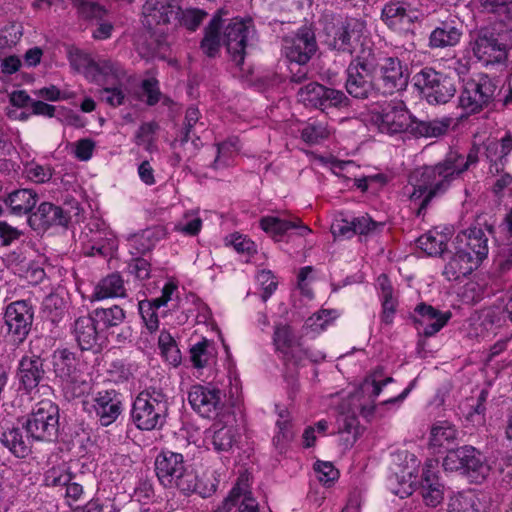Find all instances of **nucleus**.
<instances>
[{
	"mask_svg": "<svg viewBox=\"0 0 512 512\" xmlns=\"http://www.w3.org/2000/svg\"><path fill=\"white\" fill-rule=\"evenodd\" d=\"M446 155L434 165H424L409 175L410 201L417 206V216L423 215L430 202L445 194L452 183L460 177L458 171Z\"/></svg>",
	"mask_w": 512,
	"mask_h": 512,
	"instance_id": "f257e3e1",
	"label": "nucleus"
},
{
	"mask_svg": "<svg viewBox=\"0 0 512 512\" xmlns=\"http://www.w3.org/2000/svg\"><path fill=\"white\" fill-rule=\"evenodd\" d=\"M155 472L159 482L166 488H176L183 494L198 493L208 497L216 491L215 484L201 487L197 476L188 470L183 455L169 450L162 451L155 459Z\"/></svg>",
	"mask_w": 512,
	"mask_h": 512,
	"instance_id": "f03ea898",
	"label": "nucleus"
},
{
	"mask_svg": "<svg viewBox=\"0 0 512 512\" xmlns=\"http://www.w3.org/2000/svg\"><path fill=\"white\" fill-rule=\"evenodd\" d=\"M512 152V132L506 131L500 138H487L480 145L474 144L467 156H464L457 151H450L447 153L450 161L459 175L461 176L471 166L479 162V155L486 159L489 163L490 173H500L504 171L508 163V156Z\"/></svg>",
	"mask_w": 512,
	"mask_h": 512,
	"instance_id": "7ed1b4c3",
	"label": "nucleus"
},
{
	"mask_svg": "<svg viewBox=\"0 0 512 512\" xmlns=\"http://www.w3.org/2000/svg\"><path fill=\"white\" fill-rule=\"evenodd\" d=\"M318 25L322 43L328 49L350 55L355 51L354 42L362 36L366 28L364 21L343 18L332 11H324Z\"/></svg>",
	"mask_w": 512,
	"mask_h": 512,
	"instance_id": "20e7f679",
	"label": "nucleus"
},
{
	"mask_svg": "<svg viewBox=\"0 0 512 512\" xmlns=\"http://www.w3.org/2000/svg\"><path fill=\"white\" fill-rule=\"evenodd\" d=\"M168 398L161 388L149 386L134 400L131 418L137 428L153 430L164 425L168 415Z\"/></svg>",
	"mask_w": 512,
	"mask_h": 512,
	"instance_id": "39448f33",
	"label": "nucleus"
},
{
	"mask_svg": "<svg viewBox=\"0 0 512 512\" xmlns=\"http://www.w3.org/2000/svg\"><path fill=\"white\" fill-rule=\"evenodd\" d=\"M378 56L371 48H363L351 59L345 75V89L356 99H367L375 90L374 75L377 70Z\"/></svg>",
	"mask_w": 512,
	"mask_h": 512,
	"instance_id": "423d86ee",
	"label": "nucleus"
},
{
	"mask_svg": "<svg viewBox=\"0 0 512 512\" xmlns=\"http://www.w3.org/2000/svg\"><path fill=\"white\" fill-rule=\"evenodd\" d=\"M424 18L421 6L410 0H389L384 3L380 15L389 30L405 37H414Z\"/></svg>",
	"mask_w": 512,
	"mask_h": 512,
	"instance_id": "0eeeda50",
	"label": "nucleus"
},
{
	"mask_svg": "<svg viewBox=\"0 0 512 512\" xmlns=\"http://www.w3.org/2000/svg\"><path fill=\"white\" fill-rule=\"evenodd\" d=\"M416 89L429 104L448 103L456 94L455 79L432 67H424L413 76Z\"/></svg>",
	"mask_w": 512,
	"mask_h": 512,
	"instance_id": "6e6552de",
	"label": "nucleus"
},
{
	"mask_svg": "<svg viewBox=\"0 0 512 512\" xmlns=\"http://www.w3.org/2000/svg\"><path fill=\"white\" fill-rule=\"evenodd\" d=\"M497 90V81L487 74L465 79L459 96L460 107L470 114L479 113L494 102Z\"/></svg>",
	"mask_w": 512,
	"mask_h": 512,
	"instance_id": "1a4fd4ad",
	"label": "nucleus"
},
{
	"mask_svg": "<svg viewBox=\"0 0 512 512\" xmlns=\"http://www.w3.org/2000/svg\"><path fill=\"white\" fill-rule=\"evenodd\" d=\"M23 428L33 440L55 441L59 432L58 406L51 400L38 402L27 416Z\"/></svg>",
	"mask_w": 512,
	"mask_h": 512,
	"instance_id": "9d476101",
	"label": "nucleus"
},
{
	"mask_svg": "<svg viewBox=\"0 0 512 512\" xmlns=\"http://www.w3.org/2000/svg\"><path fill=\"white\" fill-rule=\"evenodd\" d=\"M222 41L231 60L241 67L244 63L247 48L255 36V28L251 18H233L225 26L222 25Z\"/></svg>",
	"mask_w": 512,
	"mask_h": 512,
	"instance_id": "9b49d317",
	"label": "nucleus"
},
{
	"mask_svg": "<svg viewBox=\"0 0 512 512\" xmlns=\"http://www.w3.org/2000/svg\"><path fill=\"white\" fill-rule=\"evenodd\" d=\"M413 119L405 103L400 100H392L371 114L372 124L379 132L388 135L411 133Z\"/></svg>",
	"mask_w": 512,
	"mask_h": 512,
	"instance_id": "f8f14e48",
	"label": "nucleus"
},
{
	"mask_svg": "<svg viewBox=\"0 0 512 512\" xmlns=\"http://www.w3.org/2000/svg\"><path fill=\"white\" fill-rule=\"evenodd\" d=\"M298 99L307 107L326 112L329 109H343L350 106V99L342 90L327 87L318 82H311L301 87Z\"/></svg>",
	"mask_w": 512,
	"mask_h": 512,
	"instance_id": "ddd939ff",
	"label": "nucleus"
},
{
	"mask_svg": "<svg viewBox=\"0 0 512 512\" xmlns=\"http://www.w3.org/2000/svg\"><path fill=\"white\" fill-rule=\"evenodd\" d=\"M318 48L314 30L304 25L295 33L284 36L282 51L285 57L295 65H306Z\"/></svg>",
	"mask_w": 512,
	"mask_h": 512,
	"instance_id": "4468645a",
	"label": "nucleus"
},
{
	"mask_svg": "<svg viewBox=\"0 0 512 512\" xmlns=\"http://www.w3.org/2000/svg\"><path fill=\"white\" fill-rule=\"evenodd\" d=\"M475 57L485 65L501 63L507 58V45L499 33L491 28L480 29L472 43Z\"/></svg>",
	"mask_w": 512,
	"mask_h": 512,
	"instance_id": "2eb2a0df",
	"label": "nucleus"
},
{
	"mask_svg": "<svg viewBox=\"0 0 512 512\" xmlns=\"http://www.w3.org/2000/svg\"><path fill=\"white\" fill-rule=\"evenodd\" d=\"M34 318V310L27 300H18L9 303L4 313L8 334L15 343H22L28 336Z\"/></svg>",
	"mask_w": 512,
	"mask_h": 512,
	"instance_id": "dca6fc26",
	"label": "nucleus"
},
{
	"mask_svg": "<svg viewBox=\"0 0 512 512\" xmlns=\"http://www.w3.org/2000/svg\"><path fill=\"white\" fill-rule=\"evenodd\" d=\"M123 411L122 394L115 389L100 390L92 394L90 413L101 426L114 423Z\"/></svg>",
	"mask_w": 512,
	"mask_h": 512,
	"instance_id": "f3484780",
	"label": "nucleus"
},
{
	"mask_svg": "<svg viewBox=\"0 0 512 512\" xmlns=\"http://www.w3.org/2000/svg\"><path fill=\"white\" fill-rule=\"evenodd\" d=\"M180 13L178 0H146L142 8V21L148 29L177 25Z\"/></svg>",
	"mask_w": 512,
	"mask_h": 512,
	"instance_id": "a211bd4d",
	"label": "nucleus"
},
{
	"mask_svg": "<svg viewBox=\"0 0 512 512\" xmlns=\"http://www.w3.org/2000/svg\"><path fill=\"white\" fill-rule=\"evenodd\" d=\"M377 68L380 72L379 80L383 94L392 95L406 89L408 72L398 57H378Z\"/></svg>",
	"mask_w": 512,
	"mask_h": 512,
	"instance_id": "6ab92c4d",
	"label": "nucleus"
},
{
	"mask_svg": "<svg viewBox=\"0 0 512 512\" xmlns=\"http://www.w3.org/2000/svg\"><path fill=\"white\" fill-rule=\"evenodd\" d=\"M192 409L204 418H216L223 408L220 389L204 385H194L188 393Z\"/></svg>",
	"mask_w": 512,
	"mask_h": 512,
	"instance_id": "aec40b11",
	"label": "nucleus"
},
{
	"mask_svg": "<svg viewBox=\"0 0 512 512\" xmlns=\"http://www.w3.org/2000/svg\"><path fill=\"white\" fill-rule=\"evenodd\" d=\"M451 312H441L426 303H419L410 314L419 335L432 337L438 333L451 318Z\"/></svg>",
	"mask_w": 512,
	"mask_h": 512,
	"instance_id": "412c9836",
	"label": "nucleus"
},
{
	"mask_svg": "<svg viewBox=\"0 0 512 512\" xmlns=\"http://www.w3.org/2000/svg\"><path fill=\"white\" fill-rule=\"evenodd\" d=\"M45 374L44 360L39 355L22 356L16 370L19 389L31 393L44 381Z\"/></svg>",
	"mask_w": 512,
	"mask_h": 512,
	"instance_id": "4be33fe9",
	"label": "nucleus"
},
{
	"mask_svg": "<svg viewBox=\"0 0 512 512\" xmlns=\"http://www.w3.org/2000/svg\"><path fill=\"white\" fill-rule=\"evenodd\" d=\"M455 245V248L469 253L474 262L478 264L482 263L489 251L488 237L485 230L476 226L459 232L455 238Z\"/></svg>",
	"mask_w": 512,
	"mask_h": 512,
	"instance_id": "5701e85b",
	"label": "nucleus"
},
{
	"mask_svg": "<svg viewBox=\"0 0 512 512\" xmlns=\"http://www.w3.org/2000/svg\"><path fill=\"white\" fill-rule=\"evenodd\" d=\"M71 335L81 350H92L99 346L102 338L101 330L92 314L79 316L74 319L70 327Z\"/></svg>",
	"mask_w": 512,
	"mask_h": 512,
	"instance_id": "b1692460",
	"label": "nucleus"
},
{
	"mask_svg": "<svg viewBox=\"0 0 512 512\" xmlns=\"http://www.w3.org/2000/svg\"><path fill=\"white\" fill-rule=\"evenodd\" d=\"M462 36V24L453 15L440 20L429 36V47L445 48L455 46Z\"/></svg>",
	"mask_w": 512,
	"mask_h": 512,
	"instance_id": "393cba45",
	"label": "nucleus"
},
{
	"mask_svg": "<svg viewBox=\"0 0 512 512\" xmlns=\"http://www.w3.org/2000/svg\"><path fill=\"white\" fill-rule=\"evenodd\" d=\"M69 220L68 213L50 202H42L37 210L28 217V223L34 230H46L51 226H66Z\"/></svg>",
	"mask_w": 512,
	"mask_h": 512,
	"instance_id": "a878e982",
	"label": "nucleus"
},
{
	"mask_svg": "<svg viewBox=\"0 0 512 512\" xmlns=\"http://www.w3.org/2000/svg\"><path fill=\"white\" fill-rule=\"evenodd\" d=\"M127 78L124 67L116 60L98 57L95 71H92L89 81L100 86L122 84Z\"/></svg>",
	"mask_w": 512,
	"mask_h": 512,
	"instance_id": "bb28decb",
	"label": "nucleus"
},
{
	"mask_svg": "<svg viewBox=\"0 0 512 512\" xmlns=\"http://www.w3.org/2000/svg\"><path fill=\"white\" fill-rule=\"evenodd\" d=\"M436 464L429 460L422 469L419 492L427 506L436 507L443 500V485L439 482Z\"/></svg>",
	"mask_w": 512,
	"mask_h": 512,
	"instance_id": "cd10ccee",
	"label": "nucleus"
},
{
	"mask_svg": "<svg viewBox=\"0 0 512 512\" xmlns=\"http://www.w3.org/2000/svg\"><path fill=\"white\" fill-rule=\"evenodd\" d=\"M260 227L267 234L279 241L289 230H298L299 236H305L311 229L297 217L265 216L259 221Z\"/></svg>",
	"mask_w": 512,
	"mask_h": 512,
	"instance_id": "c85d7f7f",
	"label": "nucleus"
},
{
	"mask_svg": "<svg viewBox=\"0 0 512 512\" xmlns=\"http://www.w3.org/2000/svg\"><path fill=\"white\" fill-rule=\"evenodd\" d=\"M165 236L166 229L161 225L152 226L130 235L127 238L129 252L133 256H142L150 252Z\"/></svg>",
	"mask_w": 512,
	"mask_h": 512,
	"instance_id": "c756f323",
	"label": "nucleus"
},
{
	"mask_svg": "<svg viewBox=\"0 0 512 512\" xmlns=\"http://www.w3.org/2000/svg\"><path fill=\"white\" fill-rule=\"evenodd\" d=\"M52 364L56 377L63 382L72 383L76 380L78 360L74 352L67 348L56 349L52 355Z\"/></svg>",
	"mask_w": 512,
	"mask_h": 512,
	"instance_id": "7c9ffc66",
	"label": "nucleus"
},
{
	"mask_svg": "<svg viewBox=\"0 0 512 512\" xmlns=\"http://www.w3.org/2000/svg\"><path fill=\"white\" fill-rule=\"evenodd\" d=\"M479 265L465 250L456 248L454 255L444 267L443 275L448 281H458L471 274Z\"/></svg>",
	"mask_w": 512,
	"mask_h": 512,
	"instance_id": "2f4dec72",
	"label": "nucleus"
},
{
	"mask_svg": "<svg viewBox=\"0 0 512 512\" xmlns=\"http://www.w3.org/2000/svg\"><path fill=\"white\" fill-rule=\"evenodd\" d=\"M240 434L233 425H222L216 422L211 427L210 444L218 453H228L238 444Z\"/></svg>",
	"mask_w": 512,
	"mask_h": 512,
	"instance_id": "473e14b6",
	"label": "nucleus"
},
{
	"mask_svg": "<svg viewBox=\"0 0 512 512\" xmlns=\"http://www.w3.org/2000/svg\"><path fill=\"white\" fill-rule=\"evenodd\" d=\"M37 202L38 194L28 188L14 190L4 199L10 213L16 216L30 215Z\"/></svg>",
	"mask_w": 512,
	"mask_h": 512,
	"instance_id": "72a5a7b5",
	"label": "nucleus"
},
{
	"mask_svg": "<svg viewBox=\"0 0 512 512\" xmlns=\"http://www.w3.org/2000/svg\"><path fill=\"white\" fill-rule=\"evenodd\" d=\"M463 451V454L466 456L463 458V474L474 482H481L489 475V465L484 461L481 453L474 447L464 446Z\"/></svg>",
	"mask_w": 512,
	"mask_h": 512,
	"instance_id": "f704fd0d",
	"label": "nucleus"
},
{
	"mask_svg": "<svg viewBox=\"0 0 512 512\" xmlns=\"http://www.w3.org/2000/svg\"><path fill=\"white\" fill-rule=\"evenodd\" d=\"M30 438L23 435L21 428L11 427L3 431L0 441L16 457L24 458L31 452Z\"/></svg>",
	"mask_w": 512,
	"mask_h": 512,
	"instance_id": "c9c22d12",
	"label": "nucleus"
},
{
	"mask_svg": "<svg viewBox=\"0 0 512 512\" xmlns=\"http://www.w3.org/2000/svg\"><path fill=\"white\" fill-rule=\"evenodd\" d=\"M222 19L220 11L216 13L205 29L204 38L201 41V49L208 57H215L219 52L222 41Z\"/></svg>",
	"mask_w": 512,
	"mask_h": 512,
	"instance_id": "e433bc0d",
	"label": "nucleus"
},
{
	"mask_svg": "<svg viewBox=\"0 0 512 512\" xmlns=\"http://www.w3.org/2000/svg\"><path fill=\"white\" fill-rule=\"evenodd\" d=\"M451 123V118L422 121L414 117L410 134L415 137H440L447 133Z\"/></svg>",
	"mask_w": 512,
	"mask_h": 512,
	"instance_id": "4c0bfd02",
	"label": "nucleus"
},
{
	"mask_svg": "<svg viewBox=\"0 0 512 512\" xmlns=\"http://www.w3.org/2000/svg\"><path fill=\"white\" fill-rule=\"evenodd\" d=\"M126 288L124 280L118 273H112L103 278L95 288L94 297L98 300L124 297Z\"/></svg>",
	"mask_w": 512,
	"mask_h": 512,
	"instance_id": "58836bf2",
	"label": "nucleus"
},
{
	"mask_svg": "<svg viewBox=\"0 0 512 512\" xmlns=\"http://www.w3.org/2000/svg\"><path fill=\"white\" fill-rule=\"evenodd\" d=\"M481 503L473 490L458 492L449 498L447 512H480Z\"/></svg>",
	"mask_w": 512,
	"mask_h": 512,
	"instance_id": "ea45409f",
	"label": "nucleus"
},
{
	"mask_svg": "<svg viewBox=\"0 0 512 512\" xmlns=\"http://www.w3.org/2000/svg\"><path fill=\"white\" fill-rule=\"evenodd\" d=\"M91 314L97 325L100 326L101 333L104 330L119 326L126 317L124 310L118 305L108 308H96Z\"/></svg>",
	"mask_w": 512,
	"mask_h": 512,
	"instance_id": "a19ab883",
	"label": "nucleus"
},
{
	"mask_svg": "<svg viewBox=\"0 0 512 512\" xmlns=\"http://www.w3.org/2000/svg\"><path fill=\"white\" fill-rule=\"evenodd\" d=\"M457 434L455 426L450 422L438 421L431 428L429 443L432 447L448 448L454 444Z\"/></svg>",
	"mask_w": 512,
	"mask_h": 512,
	"instance_id": "79ce46f5",
	"label": "nucleus"
},
{
	"mask_svg": "<svg viewBox=\"0 0 512 512\" xmlns=\"http://www.w3.org/2000/svg\"><path fill=\"white\" fill-rule=\"evenodd\" d=\"M215 355L214 343L205 338L190 348V360L197 369L211 365L215 361Z\"/></svg>",
	"mask_w": 512,
	"mask_h": 512,
	"instance_id": "37998d69",
	"label": "nucleus"
},
{
	"mask_svg": "<svg viewBox=\"0 0 512 512\" xmlns=\"http://www.w3.org/2000/svg\"><path fill=\"white\" fill-rule=\"evenodd\" d=\"M80 18L89 21H102L107 15L106 8L97 0H72Z\"/></svg>",
	"mask_w": 512,
	"mask_h": 512,
	"instance_id": "c03bdc74",
	"label": "nucleus"
},
{
	"mask_svg": "<svg viewBox=\"0 0 512 512\" xmlns=\"http://www.w3.org/2000/svg\"><path fill=\"white\" fill-rule=\"evenodd\" d=\"M75 476L67 464L62 463L49 468L44 474V483L48 487L63 489Z\"/></svg>",
	"mask_w": 512,
	"mask_h": 512,
	"instance_id": "a18cd8bd",
	"label": "nucleus"
},
{
	"mask_svg": "<svg viewBox=\"0 0 512 512\" xmlns=\"http://www.w3.org/2000/svg\"><path fill=\"white\" fill-rule=\"evenodd\" d=\"M42 312L47 320L57 324L65 313L64 299L55 293L47 295L42 302Z\"/></svg>",
	"mask_w": 512,
	"mask_h": 512,
	"instance_id": "49530a36",
	"label": "nucleus"
},
{
	"mask_svg": "<svg viewBox=\"0 0 512 512\" xmlns=\"http://www.w3.org/2000/svg\"><path fill=\"white\" fill-rule=\"evenodd\" d=\"M488 395H489L488 390L482 389L476 399H474V398L466 399V401L461 404L460 408L468 420L473 421L474 417H476V416L479 417L480 420H483L485 412H486L485 404H486Z\"/></svg>",
	"mask_w": 512,
	"mask_h": 512,
	"instance_id": "de8ad7c7",
	"label": "nucleus"
},
{
	"mask_svg": "<svg viewBox=\"0 0 512 512\" xmlns=\"http://www.w3.org/2000/svg\"><path fill=\"white\" fill-rule=\"evenodd\" d=\"M330 134L328 126L322 121L308 122L301 130V138L310 145L318 144Z\"/></svg>",
	"mask_w": 512,
	"mask_h": 512,
	"instance_id": "09e8293b",
	"label": "nucleus"
},
{
	"mask_svg": "<svg viewBox=\"0 0 512 512\" xmlns=\"http://www.w3.org/2000/svg\"><path fill=\"white\" fill-rule=\"evenodd\" d=\"M158 345L162 355L173 366L181 363V353L178 349L176 341L167 331H161L158 339Z\"/></svg>",
	"mask_w": 512,
	"mask_h": 512,
	"instance_id": "8fccbe9b",
	"label": "nucleus"
},
{
	"mask_svg": "<svg viewBox=\"0 0 512 512\" xmlns=\"http://www.w3.org/2000/svg\"><path fill=\"white\" fill-rule=\"evenodd\" d=\"M418 247L430 256L441 255L446 249L443 236L434 235L432 232L423 234L417 239Z\"/></svg>",
	"mask_w": 512,
	"mask_h": 512,
	"instance_id": "3c124183",
	"label": "nucleus"
},
{
	"mask_svg": "<svg viewBox=\"0 0 512 512\" xmlns=\"http://www.w3.org/2000/svg\"><path fill=\"white\" fill-rule=\"evenodd\" d=\"M199 117L200 112L196 107L191 106L186 110L184 126L180 131L179 138L177 139L181 146H184L189 142L191 134H193V136L195 135Z\"/></svg>",
	"mask_w": 512,
	"mask_h": 512,
	"instance_id": "603ef678",
	"label": "nucleus"
},
{
	"mask_svg": "<svg viewBox=\"0 0 512 512\" xmlns=\"http://www.w3.org/2000/svg\"><path fill=\"white\" fill-rule=\"evenodd\" d=\"M69 58L71 65L77 71L82 72L87 79H89L92 71H95L97 59L92 58L90 55L80 50H75L70 52Z\"/></svg>",
	"mask_w": 512,
	"mask_h": 512,
	"instance_id": "864d4df0",
	"label": "nucleus"
},
{
	"mask_svg": "<svg viewBox=\"0 0 512 512\" xmlns=\"http://www.w3.org/2000/svg\"><path fill=\"white\" fill-rule=\"evenodd\" d=\"M23 173L30 181L42 184L51 179L53 170L50 166L40 165L36 162H29L24 165Z\"/></svg>",
	"mask_w": 512,
	"mask_h": 512,
	"instance_id": "5fc2aeb1",
	"label": "nucleus"
},
{
	"mask_svg": "<svg viewBox=\"0 0 512 512\" xmlns=\"http://www.w3.org/2000/svg\"><path fill=\"white\" fill-rule=\"evenodd\" d=\"M123 84L103 86L100 90L101 99L111 107L123 105L126 99Z\"/></svg>",
	"mask_w": 512,
	"mask_h": 512,
	"instance_id": "6e6d98bb",
	"label": "nucleus"
},
{
	"mask_svg": "<svg viewBox=\"0 0 512 512\" xmlns=\"http://www.w3.org/2000/svg\"><path fill=\"white\" fill-rule=\"evenodd\" d=\"M245 474L238 477L237 482L230 490L228 496L216 507L214 512H230L235 506H238L241 497L242 487L244 485Z\"/></svg>",
	"mask_w": 512,
	"mask_h": 512,
	"instance_id": "4d7b16f0",
	"label": "nucleus"
},
{
	"mask_svg": "<svg viewBox=\"0 0 512 512\" xmlns=\"http://www.w3.org/2000/svg\"><path fill=\"white\" fill-rule=\"evenodd\" d=\"M238 512H260L259 503L251 492L248 475H245L244 478V485L238 503Z\"/></svg>",
	"mask_w": 512,
	"mask_h": 512,
	"instance_id": "13d9d810",
	"label": "nucleus"
},
{
	"mask_svg": "<svg viewBox=\"0 0 512 512\" xmlns=\"http://www.w3.org/2000/svg\"><path fill=\"white\" fill-rule=\"evenodd\" d=\"M138 308L146 328L150 332L156 331L159 327V320L153 305L149 303V300H143L138 303Z\"/></svg>",
	"mask_w": 512,
	"mask_h": 512,
	"instance_id": "bf43d9fd",
	"label": "nucleus"
},
{
	"mask_svg": "<svg viewBox=\"0 0 512 512\" xmlns=\"http://www.w3.org/2000/svg\"><path fill=\"white\" fill-rule=\"evenodd\" d=\"M206 15L207 13L199 9H181L177 24L185 26L187 29L194 31L201 24Z\"/></svg>",
	"mask_w": 512,
	"mask_h": 512,
	"instance_id": "052dcab7",
	"label": "nucleus"
},
{
	"mask_svg": "<svg viewBox=\"0 0 512 512\" xmlns=\"http://www.w3.org/2000/svg\"><path fill=\"white\" fill-rule=\"evenodd\" d=\"M216 156L211 164V167L215 170L227 167L230 165V159L234 150L232 149V143L223 142L215 145Z\"/></svg>",
	"mask_w": 512,
	"mask_h": 512,
	"instance_id": "680f3d73",
	"label": "nucleus"
},
{
	"mask_svg": "<svg viewBox=\"0 0 512 512\" xmlns=\"http://www.w3.org/2000/svg\"><path fill=\"white\" fill-rule=\"evenodd\" d=\"M22 36L21 27L16 24L5 26L0 30V48L6 49L16 45Z\"/></svg>",
	"mask_w": 512,
	"mask_h": 512,
	"instance_id": "e2e57ef3",
	"label": "nucleus"
},
{
	"mask_svg": "<svg viewBox=\"0 0 512 512\" xmlns=\"http://www.w3.org/2000/svg\"><path fill=\"white\" fill-rule=\"evenodd\" d=\"M273 342L277 350L284 351L291 347L293 334L288 325L275 326Z\"/></svg>",
	"mask_w": 512,
	"mask_h": 512,
	"instance_id": "0e129e2a",
	"label": "nucleus"
},
{
	"mask_svg": "<svg viewBox=\"0 0 512 512\" xmlns=\"http://www.w3.org/2000/svg\"><path fill=\"white\" fill-rule=\"evenodd\" d=\"M354 235H369L374 233L378 228L382 227V223L373 221L368 215L354 217L352 219Z\"/></svg>",
	"mask_w": 512,
	"mask_h": 512,
	"instance_id": "69168bd1",
	"label": "nucleus"
},
{
	"mask_svg": "<svg viewBox=\"0 0 512 512\" xmlns=\"http://www.w3.org/2000/svg\"><path fill=\"white\" fill-rule=\"evenodd\" d=\"M315 471L318 474V479L324 485H331L339 477V471L330 462H317Z\"/></svg>",
	"mask_w": 512,
	"mask_h": 512,
	"instance_id": "338daca9",
	"label": "nucleus"
},
{
	"mask_svg": "<svg viewBox=\"0 0 512 512\" xmlns=\"http://www.w3.org/2000/svg\"><path fill=\"white\" fill-rule=\"evenodd\" d=\"M24 235L23 231L10 225L6 221H0V245L10 246Z\"/></svg>",
	"mask_w": 512,
	"mask_h": 512,
	"instance_id": "774afa93",
	"label": "nucleus"
}]
</instances>
